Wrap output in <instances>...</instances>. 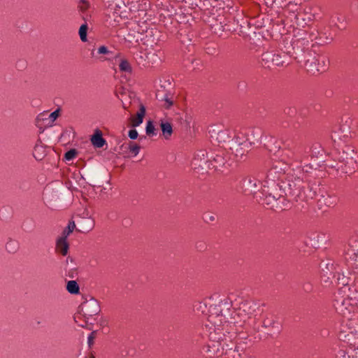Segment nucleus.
<instances>
[{"instance_id": "obj_41", "label": "nucleus", "mask_w": 358, "mask_h": 358, "mask_svg": "<svg viewBox=\"0 0 358 358\" xmlns=\"http://www.w3.org/2000/svg\"><path fill=\"white\" fill-rule=\"evenodd\" d=\"M80 3L83 4V6H80L82 9H84L87 6V3L85 0H80Z\"/></svg>"}, {"instance_id": "obj_25", "label": "nucleus", "mask_w": 358, "mask_h": 358, "mask_svg": "<svg viewBox=\"0 0 358 358\" xmlns=\"http://www.w3.org/2000/svg\"><path fill=\"white\" fill-rule=\"evenodd\" d=\"M311 152L312 157H317L319 155H320L321 150H320V146L317 145H315L311 148L306 149L304 153L300 157V159H302L307 157V154Z\"/></svg>"}, {"instance_id": "obj_17", "label": "nucleus", "mask_w": 358, "mask_h": 358, "mask_svg": "<svg viewBox=\"0 0 358 358\" xmlns=\"http://www.w3.org/2000/svg\"><path fill=\"white\" fill-rule=\"evenodd\" d=\"M56 250L57 252L66 256L69 250V243L67 238L65 237L59 236L56 241Z\"/></svg>"}, {"instance_id": "obj_20", "label": "nucleus", "mask_w": 358, "mask_h": 358, "mask_svg": "<svg viewBox=\"0 0 358 358\" xmlns=\"http://www.w3.org/2000/svg\"><path fill=\"white\" fill-rule=\"evenodd\" d=\"M92 144L96 148H102L105 143L106 141L102 137V133L100 130L96 129L94 131V134L91 137Z\"/></svg>"}, {"instance_id": "obj_1", "label": "nucleus", "mask_w": 358, "mask_h": 358, "mask_svg": "<svg viewBox=\"0 0 358 358\" xmlns=\"http://www.w3.org/2000/svg\"><path fill=\"white\" fill-rule=\"evenodd\" d=\"M230 301L227 299L219 303L210 304L207 313L205 303H199L196 307L197 310H201L207 315L205 331L208 341L203 348V351L210 358H235L238 353L233 342L236 332L222 329V317H226V315H220L222 310L228 313Z\"/></svg>"}, {"instance_id": "obj_39", "label": "nucleus", "mask_w": 358, "mask_h": 358, "mask_svg": "<svg viewBox=\"0 0 358 358\" xmlns=\"http://www.w3.org/2000/svg\"><path fill=\"white\" fill-rule=\"evenodd\" d=\"M95 332L94 331H92L87 337V343H88V345L90 347L91 345H93L94 343V338H95Z\"/></svg>"}, {"instance_id": "obj_45", "label": "nucleus", "mask_w": 358, "mask_h": 358, "mask_svg": "<svg viewBox=\"0 0 358 358\" xmlns=\"http://www.w3.org/2000/svg\"><path fill=\"white\" fill-rule=\"evenodd\" d=\"M94 358V357H93Z\"/></svg>"}, {"instance_id": "obj_7", "label": "nucleus", "mask_w": 358, "mask_h": 358, "mask_svg": "<svg viewBox=\"0 0 358 358\" xmlns=\"http://www.w3.org/2000/svg\"><path fill=\"white\" fill-rule=\"evenodd\" d=\"M321 270V278L324 282L330 281L332 283L334 279L337 284L345 286L350 285L352 280H355V279H352V277L345 275L340 266L335 265L331 262L322 264Z\"/></svg>"}, {"instance_id": "obj_3", "label": "nucleus", "mask_w": 358, "mask_h": 358, "mask_svg": "<svg viewBox=\"0 0 358 358\" xmlns=\"http://www.w3.org/2000/svg\"><path fill=\"white\" fill-rule=\"evenodd\" d=\"M293 54L297 62L303 65L306 70L312 74L326 71L329 66V59L324 55L313 56L310 52H305L308 46V41L304 39H295L292 42Z\"/></svg>"}, {"instance_id": "obj_8", "label": "nucleus", "mask_w": 358, "mask_h": 358, "mask_svg": "<svg viewBox=\"0 0 358 358\" xmlns=\"http://www.w3.org/2000/svg\"><path fill=\"white\" fill-rule=\"evenodd\" d=\"M343 254L349 272L358 275V236L352 237L349 240Z\"/></svg>"}, {"instance_id": "obj_24", "label": "nucleus", "mask_w": 358, "mask_h": 358, "mask_svg": "<svg viewBox=\"0 0 358 358\" xmlns=\"http://www.w3.org/2000/svg\"><path fill=\"white\" fill-rule=\"evenodd\" d=\"M160 127L162 131L163 136L168 139L173 133V129L171 124L168 122L162 121L160 124Z\"/></svg>"}, {"instance_id": "obj_9", "label": "nucleus", "mask_w": 358, "mask_h": 358, "mask_svg": "<svg viewBox=\"0 0 358 358\" xmlns=\"http://www.w3.org/2000/svg\"><path fill=\"white\" fill-rule=\"evenodd\" d=\"M208 133L210 135V141L214 144L225 145V149L229 150V143L231 140L230 131L224 128L222 125L215 124L210 127ZM231 154V152H230Z\"/></svg>"}, {"instance_id": "obj_31", "label": "nucleus", "mask_w": 358, "mask_h": 358, "mask_svg": "<svg viewBox=\"0 0 358 358\" xmlns=\"http://www.w3.org/2000/svg\"><path fill=\"white\" fill-rule=\"evenodd\" d=\"M87 24H82L79 29V36H80V40L83 42H86L87 40Z\"/></svg>"}, {"instance_id": "obj_16", "label": "nucleus", "mask_w": 358, "mask_h": 358, "mask_svg": "<svg viewBox=\"0 0 358 358\" xmlns=\"http://www.w3.org/2000/svg\"><path fill=\"white\" fill-rule=\"evenodd\" d=\"M263 187L264 185L254 178H246L243 183V192L247 194H255Z\"/></svg>"}, {"instance_id": "obj_4", "label": "nucleus", "mask_w": 358, "mask_h": 358, "mask_svg": "<svg viewBox=\"0 0 358 358\" xmlns=\"http://www.w3.org/2000/svg\"><path fill=\"white\" fill-rule=\"evenodd\" d=\"M262 134L260 128H245L235 131L234 138L229 143V148L234 159H241L252 145L260 143Z\"/></svg>"}, {"instance_id": "obj_18", "label": "nucleus", "mask_w": 358, "mask_h": 358, "mask_svg": "<svg viewBox=\"0 0 358 358\" xmlns=\"http://www.w3.org/2000/svg\"><path fill=\"white\" fill-rule=\"evenodd\" d=\"M226 163L227 159L221 154H216L215 157H211L210 159L211 169L218 170L224 166Z\"/></svg>"}, {"instance_id": "obj_36", "label": "nucleus", "mask_w": 358, "mask_h": 358, "mask_svg": "<svg viewBox=\"0 0 358 358\" xmlns=\"http://www.w3.org/2000/svg\"><path fill=\"white\" fill-rule=\"evenodd\" d=\"M164 106L167 109L170 108L173 104V100L168 96L164 97Z\"/></svg>"}, {"instance_id": "obj_30", "label": "nucleus", "mask_w": 358, "mask_h": 358, "mask_svg": "<svg viewBox=\"0 0 358 358\" xmlns=\"http://www.w3.org/2000/svg\"><path fill=\"white\" fill-rule=\"evenodd\" d=\"M76 227V224L74 222H69L68 226L66 227V229L63 231L62 234L61 236L68 238V236L70 235L71 233L73 232Z\"/></svg>"}, {"instance_id": "obj_2", "label": "nucleus", "mask_w": 358, "mask_h": 358, "mask_svg": "<svg viewBox=\"0 0 358 358\" xmlns=\"http://www.w3.org/2000/svg\"><path fill=\"white\" fill-rule=\"evenodd\" d=\"M287 165H285L282 168L280 162H275L273 166L272 169L269 171V176L272 177V182L268 185H264V187L262 188L259 196L262 204L266 205L268 207L273 208L275 207V203H278V201L281 198L279 196L277 198L275 195L270 192L273 188H275V181H280L282 185L281 187L284 189L285 192H288L289 194H294L296 192H300L301 188V184L305 179L306 173L310 172V169H313L312 166L306 165L303 169L298 168L296 170H289L286 173V169Z\"/></svg>"}, {"instance_id": "obj_33", "label": "nucleus", "mask_w": 358, "mask_h": 358, "mask_svg": "<svg viewBox=\"0 0 358 358\" xmlns=\"http://www.w3.org/2000/svg\"><path fill=\"white\" fill-rule=\"evenodd\" d=\"M215 215L213 213L206 212L203 215V219L206 223H210L215 220Z\"/></svg>"}, {"instance_id": "obj_22", "label": "nucleus", "mask_w": 358, "mask_h": 358, "mask_svg": "<svg viewBox=\"0 0 358 358\" xmlns=\"http://www.w3.org/2000/svg\"><path fill=\"white\" fill-rule=\"evenodd\" d=\"M356 326H353V323L350 322L348 324L349 327V332L345 336V337H348L347 340L350 342L351 341V338L353 339H357L358 338V320H357L355 322Z\"/></svg>"}, {"instance_id": "obj_29", "label": "nucleus", "mask_w": 358, "mask_h": 358, "mask_svg": "<svg viewBox=\"0 0 358 358\" xmlns=\"http://www.w3.org/2000/svg\"><path fill=\"white\" fill-rule=\"evenodd\" d=\"M6 248L10 253H15L18 249V243L15 241H9L6 244Z\"/></svg>"}, {"instance_id": "obj_27", "label": "nucleus", "mask_w": 358, "mask_h": 358, "mask_svg": "<svg viewBox=\"0 0 358 358\" xmlns=\"http://www.w3.org/2000/svg\"><path fill=\"white\" fill-rule=\"evenodd\" d=\"M113 8H111L108 10V21L109 24L112 26H115L117 24V23L120 22V20L121 19V17L118 15L115 12H113V15H111V11Z\"/></svg>"}, {"instance_id": "obj_28", "label": "nucleus", "mask_w": 358, "mask_h": 358, "mask_svg": "<svg viewBox=\"0 0 358 358\" xmlns=\"http://www.w3.org/2000/svg\"><path fill=\"white\" fill-rule=\"evenodd\" d=\"M67 291L71 294H78L79 292V286L75 280H70L67 282Z\"/></svg>"}, {"instance_id": "obj_42", "label": "nucleus", "mask_w": 358, "mask_h": 358, "mask_svg": "<svg viewBox=\"0 0 358 358\" xmlns=\"http://www.w3.org/2000/svg\"><path fill=\"white\" fill-rule=\"evenodd\" d=\"M332 199H334V201L331 202L330 204H334V203H336V199L335 197H333Z\"/></svg>"}, {"instance_id": "obj_40", "label": "nucleus", "mask_w": 358, "mask_h": 358, "mask_svg": "<svg viewBox=\"0 0 358 358\" xmlns=\"http://www.w3.org/2000/svg\"><path fill=\"white\" fill-rule=\"evenodd\" d=\"M129 137L131 139H136L138 137V132L136 129H131L129 131Z\"/></svg>"}, {"instance_id": "obj_37", "label": "nucleus", "mask_w": 358, "mask_h": 358, "mask_svg": "<svg viewBox=\"0 0 358 358\" xmlns=\"http://www.w3.org/2000/svg\"><path fill=\"white\" fill-rule=\"evenodd\" d=\"M97 52L99 55H107L110 52V51L108 50L107 47L102 45L97 49Z\"/></svg>"}, {"instance_id": "obj_12", "label": "nucleus", "mask_w": 358, "mask_h": 358, "mask_svg": "<svg viewBox=\"0 0 358 358\" xmlns=\"http://www.w3.org/2000/svg\"><path fill=\"white\" fill-rule=\"evenodd\" d=\"M59 115V110H56L51 113L43 111L36 117V125L40 129L52 127Z\"/></svg>"}, {"instance_id": "obj_6", "label": "nucleus", "mask_w": 358, "mask_h": 358, "mask_svg": "<svg viewBox=\"0 0 358 358\" xmlns=\"http://www.w3.org/2000/svg\"><path fill=\"white\" fill-rule=\"evenodd\" d=\"M349 294L343 295V291H339L334 296L333 306L336 313L348 320H352L353 315L358 313L357 301L358 300V289L348 288Z\"/></svg>"}, {"instance_id": "obj_5", "label": "nucleus", "mask_w": 358, "mask_h": 358, "mask_svg": "<svg viewBox=\"0 0 358 358\" xmlns=\"http://www.w3.org/2000/svg\"><path fill=\"white\" fill-rule=\"evenodd\" d=\"M224 299H227L230 301V307L228 310V313L225 310H222V313H220V315H226V317H222V329L227 331L230 330L232 332H235L234 331L236 330L235 327L236 325L243 326L251 319L255 310V305L251 301H244L241 303L237 310H232L231 309V301L227 297H224L220 299L217 303Z\"/></svg>"}, {"instance_id": "obj_34", "label": "nucleus", "mask_w": 358, "mask_h": 358, "mask_svg": "<svg viewBox=\"0 0 358 358\" xmlns=\"http://www.w3.org/2000/svg\"><path fill=\"white\" fill-rule=\"evenodd\" d=\"M76 155H77L76 150L74 149H71L65 153L64 158L66 160L70 161V160H72L73 159H74L76 157Z\"/></svg>"}, {"instance_id": "obj_11", "label": "nucleus", "mask_w": 358, "mask_h": 358, "mask_svg": "<svg viewBox=\"0 0 358 358\" xmlns=\"http://www.w3.org/2000/svg\"><path fill=\"white\" fill-rule=\"evenodd\" d=\"M350 125L347 123L336 125L332 131L331 139L338 146L348 142L351 136Z\"/></svg>"}, {"instance_id": "obj_43", "label": "nucleus", "mask_w": 358, "mask_h": 358, "mask_svg": "<svg viewBox=\"0 0 358 358\" xmlns=\"http://www.w3.org/2000/svg\"><path fill=\"white\" fill-rule=\"evenodd\" d=\"M236 356H237V357H238V358H242V357H241V355H240V354H238V353H237Z\"/></svg>"}, {"instance_id": "obj_15", "label": "nucleus", "mask_w": 358, "mask_h": 358, "mask_svg": "<svg viewBox=\"0 0 358 358\" xmlns=\"http://www.w3.org/2000/svg\"><path fill=\"white\" fill-rule=\"evenodd\" d=\"M339 160L345 162L349 165H354L357 163V152L355 148L352 145H345L341 153H340Z\"/></svg>"}, {"instance_id": "obj_26", "label": "nucleus", "mask_w": 358, "mask_h": 358, "mask_svg": "<svg viewBox=\"0 0 358 358\" xmlns=\"http://www.w3.org/2000/svg\"><path fill=\"white\" fill-rule=\"evenodd\" d=\"M83 218L84 220H86V221L88 222V226L85 229V230L87 231L91 230L94 227V222L92 219L91 214H90V211L87 209H85L84 210V212L83 213Z\"/></svg>"}, {"instance_id": "obj_32", "label": "nucleus", "mask_w": 358, "mask_h": 358, "mask_svg": "<svg viewBox=\"0 0 358 358\" xmlns=\"http://www.w3.org/2000/svg\"><path fill=\"white\" fill-rule=\"evenodd\" d=\"M126 148L129 149V152L134 157L136 156L139 153L140 147L136 144L130 143L129 145H126Z\"/></svg>"}, {"instance_id": "obj_21", "label": "nucleus", "mask_w": 358, "mask_h": 358, "mask_svg": "<svg viewBox=\"0 0 358 358\" xmlns=\"http://www.w3.org/2000/svg\"><path fill=\"white\" fill-rule=\"evenodd\" d=\"M46 151L45 146L41 142H38L34 148L33 155L36 160H41L45 155Z\"/></svg>"}, {"instance_id": "obj_19", "label": "nucleus", "mask_w": 358, "mask_h": 358, "mask_svg": "<svg viewBox=\"0 0 358 358\" xmlns=\"http://www.w3.org/2000/svg\"><path fill=\"white\" fill-rule=\"evenodd\" d=\"M119 71L125 76L130 75L132 73V66L129 62L123 57L119 58L118 64Z\"/></svg>"}, {"instance_id": "obj_14", "label": "nucleus", "mask_w": 358, "mask_h": 358, "mask_svg": "<svg viewBox=\"0 0 358 358\" xmlns=\"http://www.w3.org/2000/svg\"><path fill=\"white\" fill-rule=\"evenodd\" d=\"M80 309L87 322H89L92 317L96 315L100 311L99 304L94 299H90L83 303Z\"/></svg>"}, {"instance_id": "obj_23", "label": "nucleus", "mask_w": 358, "mask_h": 358, "mask_svg": "<svg viewBox=\"0 0 358 358\" xmlns=\"http://www.w3.org/2000/svg\"><path fill=\"white\" fill-rule=\"evenodd\" d=\"M145 114V109L143 106H141L139 110L138 111L136 116L131 119V123L134 127L139 126L143 120V117Z\"/></svg>"}, {"instance_id": "obj_35", "label": "nucleus", "mask_w": 358, "mask_h": 358, "mask_svg": "<svg viewBox=\"0 0 358 358\" xmlns=\"http://www.w3.org/2000/svg\"><path fill=\"white\" fill-rule=\"evenodd\" d=\"M155 126L151 122H148L146 126V133L148 135L155 134Z\"/></svg>"}, {"instance_id": "obj_38", "label": "nucleus", "mask_w": 358, "mask_h": 358, "mask_svg": "<svg viewBox=\"0 0 358 358\" xmlns=\"http://www.w3.org/2000/svg\"><path fill=\"white\" fill-rule=\"evenodd\" d=\"M336 358H350L349 355H347L345 350H340L337 354L336 355Z\"/></svg>"}, {"instance_id": "obj_44", "label": "nucleus", "mask_w": 358, "mask_h": 358, "mask_svg": "<svg viewBox=\"0 0 358 358\" xmlns=\"http://www.w3.org/2000/svg\"><path fill=\"white\" fill-rule=\"evenodd\" d=\"M123 107L124 108H127V106L124 104H123Z\"/></svg>"}, {"instance_id": "obj_13", "label": "nucleus", "mask_w": 358, "mask_h": 358, "mask_svg": "<svg viewBox=\"0 0 358 358\" xmlns=\"http://www.w3.org/2000/svg\"><path fill=\"white\" fill-rule=\"evenodd\" d=\"M192 165L193 168L198 171H206L208 169H211L210 159L205 150H200L195 155Z\"/></svg>"}, {"instance_id": "obj_10", "label": "nucleus", "mask_w": 358, "mask_h": 358, "mask_svg": "<svg viewBox=\"0 0 358 358\" xmlns=\"http://www.w3.org/2000/svg\"><path fill=\"white\" fill-rule=\"evenodd\" d=\"M262 59L268 67L271 65L284 66L289 63V57L287 54L274 51L263 53Z\"/></svg>"}]
</instances>
